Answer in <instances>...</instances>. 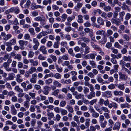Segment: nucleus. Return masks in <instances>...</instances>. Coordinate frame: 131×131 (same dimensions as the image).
Wrapping results in <instances>:
<instances>
[{
    "label": "nucleus",
    "mask_w": 131,
    "mask_h": 131,
    "mask_svg": "<svg viewBox=\"0 0 131 131\" xmlns=\"http://www.w3.org/2000/svg\"><path fill=\"white\" fill-rule=\"evenodd\" d=\"M111 21L112 23L115 24L118 26L119 25L121 24V20L119 18H112Z\"/></svg>",
    "instance_id": "f257e3e1"
},
{
    "label": "nucleus",
    "mask_w": 131,
    "mask_h": 131,
    "mask_svg": "<svg viewBox=\"0 0 131 131\" xmlns=\"http://www.w3.org/2000/svg\"><path fill=\"white\" fill-rule=\"evenodd\" d=\"M73 13V15L71 16V17L69 16L67 18V20L68 22H71L72 20L75 18V16L78 15L77 14L76 12H74Z\"/></svg>",
    "instance_id": "f03ea898"
},
{
    "label": "nucleus",
    "mask_w": 131,
    "mask_h": 131,
    "mask_svg": "<svg viewBox=\"0 0 131 131\" xmlns=\"http://www.w3.org/2000/svg\"><path fill=\"white\" fill-rule=\"evenodd\" d=\"M43 89V94L45 95H47L49 93V92L50 90V88L48 86H46L44 87Z\"/></svg>",
    "instance_id": "7ed1b4c3"
},
{
    "label": "nucleus",
    "mask_w": 131,
    "mask_h": 131,
    "mask_svg": "<svg viewBox=\"0 0 131 131\" xmlns=\"http://www.w3.org/2000/svg\"><path fill=\"white\" fill-rule=\"evenodd\" d=\"M120 123L119 122H116L114 124V126L113 127V129L114 130H119L120 127Z\"/></svg>",
    "instance_id": "20e7f679"
},
{
    "label": "nucleus",
    "mask_w": 131,
    "mask_h": 131,
    "mask_svg": "<svg viewBox=\"0 0 131 131\" xmlns=\"http://www.w3.org/2000/svg\"><path fill=\"white\" fill-rule=\"evenodd\" d=\"M9 65L6 62H5L3 64V66L6 70L7 71H11V68H9Z\"/></svg>",
    "instance_id": "39448f33"
},
{
    "label": "nucleus",
    "mask_w": 131,
    "mask_h": 131,
    "mask_svg": "<svg viewBox=\"0 0 131 131\" xmlns=\"http://www.w3.org/2000/svg\"><path fill=\"white\" fill-rule=\"evenodd\" d=\"M122 70L125 72L127 73L129 75H131V72L130 70L126 68L125 66H122Z\"/></svg>",
    "instance_id": "423d86ee"
},
{
    "label": "nucleus",
    "mask_w": 131,
    "mask_h": 131,
    "mask_svg": "<svg viewBox=\"0 0 131 131\" xmlns=\"http://www.w3.org/2000/svg\"><path fill=\"white\" fill-rule=\"evenodd\" d=\"M119 79L121 80H125L127 78L126 75L125 74H123L122 72H119Z\"/></svg>",
    "instance_id": "0eeeda50"
},
{
    "label": "nucleus",
    "mask_w": 131,
    "mask_h": 131,
    "mask_svg": "<svg viewBox=\"0 0 131 131\" xmlns=\"http://www.w3.org/2000/svg\"><path fill=\"white\" fill-rule=\"evenodd\" d=\"M104 96L107 98L110 97L112 95L111 92L109 91H106L103 93Z\"/></svg>",
    "instance_id": "6e6552de"
},
{
    "label": "nucleus",
    "mask_w": 131,
    "mask_h": 131,
    "mask_svg": "<svg viewBox=\"0 0 131 131\" xmlns=\"http://www.w3.org/2000/svg\"><path fill=\"white\" fill-rule=\"evenodd\" d=\"M95 93L94 91H91L89 94L87 96V98L89 99H91L92 97H95Z\"/></svg>",
    "instance_id": "1a4fd4ad"
},
{
    "label": "nucleus",
    "mask_w": 131,
    "mask_h": 131,
    "mask_svg": "<svg viewBox=\"0 0 131 131\" xmlns=\"http://www.w3.org/2000/svg\"><path fill=\"white\" fill-rule=\"evenodd\" d=\"M46 49V48L44 46H42L40 47L39 50L41 51L43 54H46L47 53V51Z\"/></svg>",
    "instance_id": "9d476101"
},
{
    "label": "nucleus",
    "mask_w": 131,
    "mask_h": 131,
    "mask_svg": "<svg viewBox=\"0 0 131 131\" xmlns=\"http://www.w3.org/2000/svg\"><path fill=\"white\" fill-rule=\"evenodd\" d=\"M11 114L13 115H15L17 114V110L13 105H12L11 107Z\"/></svg>",
    "instance_id": "9b49d317"
},
{
    "label": "nucleus",
    "mask_w": 131,
    "mask_h": 131,
    "mask_svg": "<svg viewBox=\"0 0 131 131\" xmlns=\"http://www.w3.org/2000/svg\"><path fill=\"white\" fill-rule=\"evenodd\" d=\"M88 35L90 37L92 40L94 41H96L93 30L89 33Z\"/></svg>",
    "instance_id": "f8f14e48"
},
{
    "label": "nucleus",
    "mask_w": 131,
    "mask_h": 131,
    "mask_svg": "<svg viewBox=\"0 0 131 131\" xmlns=\"http://www.w3.org/2000/svg\"><path fill=\"white\" fill-rule=\"evenodd\" d=\"M83 4L82 3H78L77 4L75 8V9L76 11H78L80 9L82 6Z\"/></svg>",
    "instance_id": "ddd939ff"
},
{
    "label": "nucleus",
    "mask_w": 131,
    "mask_h": 131,
    "mask_svg": "<svg viewBox=\"0 0 131 131\" xmlns=\"http://www.w3.org/2000/svg\"><path fill=\"white\" fill-rule=\"evenodd\" d=\"M120 107L122 109L126 108H130V106L129 104L127 103L124 104H121Z\"/></svg>",
    "instance_id": "4468645a"
},
{
    "label": "nucleus",
    "mask_w": 131,
    "mask_h": 131,
    "mask_svg": "<svg viewBox=\"0 0 131 131\" xmlns=\"http://www.w3.org/2000/svg\"><path fill=\"white\" fill-rule=\"evenodd\" d=\"M97 21L100 25L102 26L104 25V20L101 17H99L97 19Z\"/></svg>",
    "instance_id": "2eb2a0df"
},
{
    "label": "nucleus",
    "mask_w": 131,
    "mask_h": 131,
    "mask_svg": "<svg viewBox=\"0 0 131 131\" xmlns=\"http://www.w3.org/2000/svg\"><path fill=\"white\" fill-rule=\"evenodd\" d=\"M29 61L31 63V65L33 66H36L38 65V62L37 61H34L33 59H30Z\"/></svg>",
    "instance_id": "dca6fc26"
},
{
    "label": "nucleus",
    "mask_w": 131,
    "mask_h": 131,
    "mask_svg": "<svg viewBox=\"0 0 131 131\" xmlns=\"http://www.w3.org/2000/svg\"><path fill=\"white\" fill-rule=\"evenodd\" d=\"M16 42V39H15L14 38L11 40L9 42L6 43L12 46L15 44Z\"/></svg>",
    "instance_id": "f3484780"
},
{
    "label": "nucleus",
    "mask_w": 131,
    "mask_h": 131,
    "mask_svg": "<svg viewBox=\"0 0 131 131\" xmlns=\"http://www.w3.org/2000/svg\"><path fill=\"white\" fill-rule=\"evenodd\" d=\"M113 93L115 96H122L123 94V92L121 91L115 90L114 91Z\"/></svg>",
    "instance_id": "a211bd4d"
},
{
    "label": "nucleus",
    "mask_w": 131,
    "mask_h": 131,
    "mask_svg": "<svg viewBox=\"0 0 131 131\" xmlns=\"http://www.w3.org/2000/svg\"><path fill=\"white\" fill-rule=\"evenodd\" d=\"M125 14V12L124 11H122L119 13V18L122 21H123L124 16Z\"/></svg>",
    "instance_id": "6ab92c4d"
},
{
    "label": "nucleus",
    "mask_w": 131,
    "mask_h": 131,
    "mask_svg": "<svg viewBox=\"0 0 131 131\" xmlns=\"http://www.w3.org/2000/svg\"><path fill=\"white\" fill-rule=\"evenodd\" d=\"M100 123L101 127L102 128L105 127L107 124V121L106 120H104L103 121L100 122Z\"/></svg>",
    "instance_id": "aec40b11"
},
{
    "label": "nucleus",
    "mask_w": 131,
    "mask_h": 131,
    "mask_svg": "<svg viewBox=\"0 0 131 131\" xmlns=\"http://www.w3.org/2000/svg\"><path fill=\"white\" fill-rule=\"evenodd\" d=\"M53 84L56 86L57 87H61L62 86V84L58 81L54 80L53 82Z\"/></svg>",
    "instance_id": "412c9836"
},
{
    "label": "nucleus",
    "mask_w": 131,
    "mask_h": 131,
    "mask_svg": "<svg viewBox=\"0 0 131 131\" xmlns=\"http://www.w3.org/2000/svg\"><path fill=\"white\" fill-rule=\"evenodd\" d=\"M116 86H117L118 88L120 90H124L125 88L124 84H117L116 85Z\"/></svg>",
    "instance_id": "4be33fe9"
},
{
    "label": "nucleus",
    "mask_w": 131,
    "mask_h": 131,
    "mask_svg": "<svg viewBox=\"0 0 131 131\" xmlns=\"http://www.w3.org/2000/svg\"><path fill=\"white\" fill-rule=\"evenodd\" d=\"M47 115V116L49 117L48 118L49 120H50L51 118H53L54 116V114L52 112H48Z\"/></svg>",
    "instance_id": "5701e85b"
},
{
    "label": "nucleus",
    "mask_w": 131,
    "mask_h": 131,
    "mask_svg": "<svg viewBox=\"0 0 131 131\" xmlns=\"http://www.w3.org/2000/svg\"><path fill=\"white\" fill-rule=\"evenodd\" d=\"M15 74L13 73H9L8 74L7 79L9 80H13L14 78Z\"/></svg>",
    "instance_id": "b1692460"
},
{
    "label": "nucleus",
    "mask_w": 131,
    "mask_h": 131,
    "mask_svg": "<svg viewBox=\"0 0 131 131\" xmlns=\"http://www.w3.org/2000/svg\"><path fill=\"white\" fill-rule=\"evenodd\" d=\"M89 64L93 68H95L96 67V62L93 60L89 61Z\"/></svg>",
    "instance_id": "393cba45"
},
{
    "label": "nucleus",
    "mask_w": 131,
    "mask_h": 131,
    "mask_svg": "<svg viewBox=\"0 0 131 131\" xmlns=\"http://www.w3.org/2000/svg\"><path fill=\"white\" fill-rule=\"evenodd\" d=\"M66 108L68 110L69 112L71 113H73L74 112V110L73 108L69 105H67L66 107Z\"/></svg>",
    "instance_id": "a878e982"
},
{
    "label": "nucleus",
    "mask_w": 131,
    "mask_h": 131,
    "mask_svg": "<svg viewBox=\"0 0 131 131\" xmlns=\"http://www.w3.org/2000/svg\"><path fill=\"white\" fill-rule=\"evenodd\" d=\"M36 70V68L33 66L31 67L30 69L29 70V71L30 74H32L34 72H35Z\"/></svg>",
    "instance_id": "bb28decb"
},
{
    "label": "nucleus",
    "mask_w": 131,
    "mask_h": 131,
    "mask_svg": "<svg viewBox=\"0 0 131 131\" xmlns=\"http://www.w3.org/2000/svg\"><path fill=\"white\" fill-rule=\"evenodd\" d=\"M78 19L77 21L80 23H82L83 22V17L81 15H80L78 16Z\"/></svg>",
    "instance_id": "cd10ccee"
},
{
    "label": "nucleus",
    "mask_w": 131,
    "mask_h": 131,
    "mask_svg": "<svg viewBox=\"0 0 131 131\" xmlns=\"http://www.w3.org/2000/svg\"><path fill=\"white\" fill-rule=\"evenodd\" d=\"M97 54L95 53H92L88 54L89 56V59H91L92 60L94 59L95 56L97 55Z\"/></svg>",
    "instance_id": "c85d7f7f"
},
{
    "label": "nucleus",
    "mask_w": 131,
    "mask_h": 131,
    "mask_svg": "<svg viewBox=\"0 0 131 131\" xmlns=\"http://www.w3.org/2000/svg\"><path fill=\"white\" fill-rule=\"evenodd\" d=\"M14 89L15 91L19 92H22L23 91V90L17 85L15 86Z\"/></svg>",
    "instance_id": "c756f323"
},
{
    "label": "nucleus",
    "mask_w": 131,
    "mask_h": 131,
    "mask_svg": "<svg viewBox=\"0 0 131 131\" xmlns=\"http://www.w3.org/2000/svg\"><path fill=\"white\" fill-rule=\"evenodd\" d=\"M91 46L93 48L99 50H101V48L98 46L95 45L94 43L91 42Z\"/></svg>",
    "instance_id": "7c9ffc66"
},
{
    "label": "nucleus",
    "mask_w": 131,
    "mask_h": 131,
    "mask_svg": "<svg viewBox=\"0 0 131 131\" xmlns=\"http://www.w3.org/2000/svg\"><path fill=\"white\" fill-rule=\"evenodd\" d=\"M124 47L126 48H124L121 50V52L123 54H126L127 52V49L128 48V46L126 45L124 46Z\"/></svg>",
    "instance_id": "2f4dec72"
},
{
    "label": "nucleus",
    "mask_w": 131,
    "mask_h": 131,
    "mask_svg": "<svg viewBox=\"0 0 131 131\" xmlns=\"http://www.w3.org/2000/svg\"><path fill=\"white\" fill-rule=\"evenodd\" d=\"M92 116L93 117L97 118L99 116V114L98 113L96 112L95 111L92 112Z\"/></svg>",
    "instance_id": "473e14b6"
},
{
    "label": "nucleus",
    "mask_w": 131,
    "mask_h": 131,
    "mask_svg": "<svg viewBox=\"0 0 131 131\" xmlns=\"http://www.w3.org/2000/svg\"><path fill=\"white\" fill-rule=\"evenodd\" d=\"M123 59L125 61H131V57L129 56H124L123 57Z\"/></svg>",
    "instance_id": "72a5a7b5"
},
{
    "label": "nucleus",
    "mask_w": 131,
    "mask_h": 131,
    "mask_svg": "<svg viewBox=\"0 0 131 131\" xmlns=\"http://www.w3.org/2000/svg\"><path fill=\"white\" fill-rule=\"evenodd\" d=\"M31 4V1L29 0L27 1L26 4L24 6V7L25 8H28Z\"/></svg>",
    "instance_id": "f704fd0d"
},
{
    "label": "nucleus",
    "mask_w": 131,
    "mask_h": 131,
    "mask_svg": "<svg viewBox=\"0 0 131 131\" xmlns=\"http://www.w3.org/2000/svg\"><path fill=\"white\" fill-rule=\"evenodd\" d=\"M32 88L33 86L31 84H29L27 85V87L24 89V91H25L27 92L29 90L32 89Z\"/></svg>",
    "instance_id": "c9c22d12"
},
{
    "label": "nucleus",
    "mask_w": 131,
    "mask_h": 131,
    "mask_svg": "<svg viewBox=\"0 0 131 131\" xmlns=\"http://www.w3.org/2000/svg\"><path fill=\"white\" fill-rule=\"evenodd\" d=\"M19 43L20 46H22L24 45H26L28 43V42L26 41H24L21 40L19 41Z\"/></svg>",
    "instance_id": "e433bc0d"
},
{
    "label": "nucleus",
    "mask_w": 131,
    "mask_h": 131,
    "mask_svg": "<svg viewBox=\"0 0 131 131\" xmlns=\"http://www.w3.org/2000/svg\"><path fill=\"white\" fill-rule=\"evenodd\" d=\"M81 39L83 41L86 43H88L90 41L89 39L85 37H82Z\"/></svg>",
    "instance_id": "4c0bfd02"
},
{
    "label": "nucleus",
    "mask_w": 131,
    "mask_h": 131,
    "mask_svg": "<svg viewBox=\"0 0 131 131\" xmlns=\"http://www.w3.org/2000/svg\"><path fill=\"white\" fill-rule=\"evenodd\" d=\"M60 90L59 89H57L55 90L54 92H52L51 93V94L54 95L55 96H57L58 95L59 93Z\"/></svg>",
    "instance_id": "58836bf2"
},
{
    "label": "nucleus",
    "mask_w": 131,
    "mask_h": 131,
    "mask_svg": "<svg viewBox=\"0 0 131 131\" xmlns=\"http://www.w3.org/2000/svg\"><path fill=\"white\" fill-rule=\"evenodd\" d=\"M96 34L97 35H104L105 33V31L103 30H99L97 31L96 32Z\"/></svg>",
    "instance_id": "ea45409f"
},
{
    "label": "nucleus",
    "mask_w": 131,
    "mask_h": 131,
    "mask_svg": "<svg viewBox=\"0 0 131 131\" xmlns=\"http://www.w3.org/2000/svg\"><path fill=\"white\" fill-rule=\"evenodd\" d=\"M5 44L7 47L6 48V50L8 52L11 51L12 49V48L11 47V45L9 44L6 43Z\"/></svg>",
    "instance_id": "a19ab883"
},
{
    "label": "nucleus",
    "mask_w": 131,
    "mask_h": 131,
    "mask_svg": "<svg viewBox=\"0 0 131 131\" xmlns=\"http://www.w3.org/2000/svg\"><path fill=\"white\" fill-rule=\"evenodd\" d=\"M61 75L58 73H56L54 75V77L57 79H61Z\"/></svg>",
    "instance_id": "79ce46f5"
},
{
    "label": "nucleus",
    "mask_w": 131,
    "mask_h": 131,
    "mask_svg": "<svg viewBox=\"0 0 131 131\" xmlns=\"http://www.w3.org/2000/svg\"><path fill=\"white\" fill-rule=\"evenodd\" d=\"M103 9L105 12H108L111 10V7L110 6H105L103 7Z\"/></svg>",
    "instance_id": "37998d69"
},
{
    "label": "nucleus",
    "mask_w": 131,
    "mask_h": 131,
    "mask_svg": "<svg viewBox=\"0 0 131 131\" xmlns=\"http://www.w3.org/2000/svg\"><path fill=\"white\" fill-rule=\"evenodd\" d=\"M24 106L25 108L28 109L29 107V102L24 101L23 102Z\"/></svg>",
    "instance_id": "c03bdc74"
},
{
    "label": "nucleus",
    "mask_w": 131,
    "mask_h": 131,
    "mask_svg": "<svg viewBox=\"0 0 131 131\" xmlns=\"http://www.w3.org/2000/svg\"><path fill=\"white\" fill-rule=\"evenodd\" d=\"M55 67L56 69L57 70V71L58 72L61 73L63 71L62 68L61 67H59L58 65L56 64Z\"/></svg>",
    "instance_id": "a18cd8bd"
},
{
    "label": "nucleus",
    "mask_w": 131,
    "mask_h": 131,
    "mask_svg": "<svg viewBox=\"0 0 131 131\" xmlns=\"http://www.w3.org/2000/svg\"><path fill=\"white\" fill-rule=\"evenodd\" d=\"M83 97H84L83 95L81 94L78 93L77 95L75 96V98L77 99H79Z\"/></svg>",
    "instance_id": "49530a36"
},
{
    "label": "nucleus",
    "mask_w": 131,
    "mask_h": 131,
    "mask_svg": "<svg viewBox=\"0 0 131 131\" xmlns=\"http://www.w3.org/2000/svg\"><path fill=\"white\" fill-rule=\"evenodd\" d=\"M53 80L51 78H49L46 80L45 81V83L46 85H49L52 82Z\"/></svg>",
    "instance_id": "de8ad7c7"
},
{
    "label": "nucleus",
    "mask_w": 131,
    "mask_h": 131,
    "mask_svg": "<svg viewBox=\"0 0 131 131\" xmlns=\"http://www.w3.org/2000/svg\"><path fill=\"white\" fill-rule=\"evenodd\" d=\"M12 36L11 34H7L5 37L3 38V39L4 40L7 41L10 39Z\"/></svg>",
    "instance_id": "09e8293b"
},
{
    "label": "nucleus",
    "mask_w": 131,
    "mask_h": 131,
    "mask_svg": "<svg viewBox=\"0 0 131 131\" xmlns=\"http://www.w3.org/2000/svg\"><path fill=\"white\" fill-rule=\"evenodd\" d=\"M68 52L70 54V55L73 57H74L75 56V54L73 52V50L72 48H69L68 50Z\"/></svg>",
    "instance_id": "8fccbe9b"
},
{
    "label": "nucleus",
    "mask_w": 131,
    "mask_h": 131,
    "mask_svg": "<svg viewBox=\"0 0 131 131\" xmlns=\"http://www.w3.org/2000/svg\"><path fill=\"white\" fill-rule=\"evenodd\" d=\"M67 15L65 13L63 14H62L61 18L63 21L64 22L65 21L66 18H67Z\"/></svg>",
    "instance_id": "3c124183"
},
{
    "label": "nucleus",
    "mask_w": 131,
    "mask_h": 131,
    "mask_svg": "<svg viewBox=\"0 0 131 131\" xmlns=\"http://www.w3.org/2000/svg\"><path fill=\"white\" fill-rule=\"evenodd\" d=\"M28 31L30 33V34L33 35H35V33L34 29L32 28H30L28 29Z\"/></svg>",
    "instance_id": "603ef678"
},
{
    "label": "nucleus",
    "mask_w": 131,
    "mask_h": 131,
    "mask_svg": "<svg viewBox=\"0 0 131 131\" xmlns=\"http://www.w3.org/2000/svg\"><path fill=\"white\" fill-rule=\"evenodd\" d=\"M101 110L105 112V113L110 112V110L108 108L106 107L102 106L101 107Z\"/></svg>",
    "instance_id": "864d4df0"
},
{
    "label": "nucleus",
    "mask_w": 131,
    "mask_h": 131,
    "mask_svg": "<svg viewBox=\"0 0 131 131\" xmlns=\"http://www.w3.org/2000/svg\"><path fill=\"white\" fill-rule=\"evenodd\" d=\"M24 97L25 99V101L29 102L31 98L29 95L27 94L25 95Z\"/></svg>",
    "instance_id": "5fc2aeb1"
},
{
    "label": "nucleus",
    "mask_w": 131,
    "mask_h": 131,
    "mask_svg": "<svg viewBox=\"0 0 131 131\" xmlns=\"http://www.w3.org/2000/svg\"><path fill=\"white\" fill-rule=\"evenodd\" d=\"M43 19L40 16H38L37 17H36L35 18H34V20L36 21H40L41 22Z\"/></svg>",
    "instance_id": "6e6d98bb"
},
{
    "label": "nucleus",
    "mask_w": 131,
    "mask_h": 131,
    "mask_svg": "<svg viewBox=\"0 0 131 131\" xmlns=\"http://www.w3.org/2000/svg\"><path fill=\"white\" fill-rule=\"evenodd\" d=\"M114 46L117 48L121 49L122 48V47L120 45L118 42H116L114 44Z\"/></svg>",
    "instance_id": "4d7b16f0"
},
{
    "label": "nucleus",
    "mask_w": 131,
    "mask_h": 131,
    "mask_svg": "<svg viewBox=\"0 0 131 131\" xmlns=\"http://www.w3.org/2000/svg\"><path fill=\"white\" fill-rule=\"evenodd\" d=\"M66 103L65 101H62L60 103V106L61 107H64L66 105Z\"/></svg>",
    "instance_id": "13d9d810"
},
{
    "label": "nucleus",
    "mask_w": 131,
    "mask_h": 131,
    "mask_svg": "<svg viewBox=\"0 0 131 131\" xmlns=\"http://www.w3.org/2000/svg\"><path fill=\"white\" fill-rule=\"evenodd\" d=\"M131 18V14L129 13H127L126 15L125 19L126 20H128Z\"/></svg>",
    "instance_id": "bf43d9fd"
},
{
    "label": "nucleus",
    "mask_w": 131,
    "mask_h": 131,
    "mask_svg": "<svg viewBox=\"0 0 131 131\" xmlns=\"http://www.w3.org/2000/svg\"><path fill=\"white\" fill-rule=\"evenodd\" d=\"M33 42L35 45H39V43L36 38H34L33 39Z\"/></svg>",
    "instance_id": "052dcab7"
},
{
    "label": "nucleus",
    "mask_w": 131,
    "mask_h": 131,
    "mask_svg": "<svg viewBox=\"0 0 131 131\" xmlns=\"http://www.w3.org/2000/svg\"><path fill=\"white\" fill-rule=\"evenodd\" d=\"M21 58V56L19 54L16 55L14 57L15 59H17L18 61L20 60Z\"/></svg>",
    "instance_id": "680f3d73"
},
{
    "label": "nucleus",
    "mask_w": 131,
    "mask_h": 131,
    "mask_svg": "<svg viewBox=\"0 0 131 131\" xmlns=\"http://www.w3.org/2000/svg\"><path fill=\"white\" fill-rule=\"evenodd\" d=\"M61 114L62 115H66L68 113L67 111L64 109H62L61 110Z\"/></svg>",
    "instance_id": "e2e57ef3"
},
{
    "label": "nucleus",
    "mask_w": 131,
    "mask_h": 131,
    "mask_svg": "<svg viewBox=\"0 0 131 131\" xmlns=\"http://www.w3.org/2000/svg\"><path fill=\"white\" fill-rule=\"evenodd\" d=\"M98 82L100 83H102V84H105V83L103 82V80L101 77H99L97 78Z\"/></svg>",
    "instance_id": "0e129e2a"
},
{
    "label": "nucleus",
    "mask_w": 131,
    "mask_h": 131,
    "mask_svg": "<svg viewBox=\"0 0 131 131\" xmlns=\"http://www.w3.org/2000/svg\"><path fill=\"white\" fill-rule=\"evenodd\" d=\"M72 95L70 93H68L66 95V98L68 100H69L71 99L72 98Z\"/></svg>",
    "instance_id": "69168bd1"
},
{
    "label": "nucleus",
    "mask_w": 131,
    "mask_h": 131,
    "mask_svg": "<svg viewBox=\"0 0 131 131\" xmlns=\"http://www.w3.org/2000/svg\"><path fill=\"white\" fill-rule=\"evenodd\" d=\"M48 38L47 36L44 37L41 40V43L43 44H45L47 41L46 39Z\"/></svg>",
    "instance_id": "338daca9"
},
{
    "label": "nucleus",
    "mask_w": 131,
    "mask_h": 131,
    "mask_svg": "<svg viewBox=\"0 0 131 131\" xmlns=\"http://www.w3.org/2000/svg\"><path fill=\"white\" fill-rule=\"evenodd\" d=\"M104 100L103 99L100 98L98 102L99 104L100 105H102L104 104Z\"/></svg>",
    "instance_id": "774afa93"
}]
</instances>
